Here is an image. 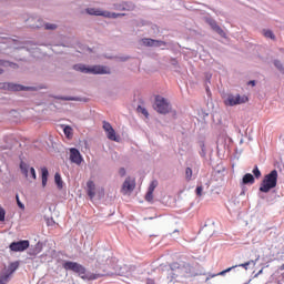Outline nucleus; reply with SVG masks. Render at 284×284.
Segmentation results:
<instances>
[{
  "label": "nucleus",
  "instance_id": "obj_1",
  "mask_svg": "<svg viewBox=\"0 0 284 284\" xmlns=\"http://www.w3.org/2000/svg\"><path fill=\"white\" fill-rule=\"evenodd\" d=\"M63 270L67 272H73L74 274H78L82 281H97L99 278H103L105 274L103 273H92L85 268L82 264H79V262H72V261H65L62 264Z\"/></svg>",
  "mask_w": 284,
  "mask_h": 284
},
{
  "label": "nucleus",
  "instance_id": "obj_2",
  "mask_svg": "<svg viewBox=\"0 0 284 284\" xmlns=\"http://www.w3.org/2000/svg\"><path fill=\"white\" fill-rule=\"evenodd\" d=\"M276 185H278V171L274 169L262 180L260 185V192L267 194V192L274 190Z\"/></svg>",
  "mask_w": 284,
  "mask_h": 284
},
{
  "label": "nucleus",
  "instance_id": "obj_3",
  "mask_svg": "<svg viewBox=\"0 0 284 284\" xmlns=\"http://www.w3.org/2000/svg\"><path fill=\"white\" fill-rule=\"evenodd\" d=\"M75 72H82V74H110V70L104 65H85L83 63H78L73 65Z\"/></svg>",
  "mask_w": 284,
  "mask_h": 284
},
{
  "label": "nucleus",
  "instance_id": "obj_4",
  "mask_svg": "<svg viewBox=\"0 0 284 284\" xmlns=\"http://www.w3.org/2000/svg\"><path fill=\"white\" fill-rule=\"evenodd\" d=\"M153 108L156 112H159V114H170V112H172V104H170L168 99L161 95L155 97Z\"/></svg>",
  "mask_w": 284,
  "mask_h": 284
},
{
  "label": "nucleus",
  "instance_id": "obj_5",
  "mask_svg": "<svg viewBox=\"0 0 284 284\" xmlns=\"http://www.w3.org/2000/svg\"><path fill=\"white\" fill-rule=\"evenodd\" d=\"M247 97H241V94H227L224 99V105L229 108H234V105H241L243 103H246Z\"/></svg>",
  "mask_w": 284,
  "mask_h": 284
},
{
  "label": "nucleus",
  "instance_id": "obj_6",
  "mask_svg": "<svg viewBox=\"0 0 284 284\" xmlns=\"http://www.w3.org/2000/svg\"><path fill=\"white\" fill-rule=\"evenodd\" d=\"M0 90H10L11 92H27L29 90H34L33 87H24L21 84H14L10 82H1Z\"/></svg>",
  "mask_w": 284,
  "mask_h": 284
},
{
  "label": "nucleus",
  "instance_id": "obj_7",
  "mask_svg": "<svg viewBox=\"0 0 284 284\" xmlns=\"http://www.w3.org/2000/svg\"><path fill=\"white\" fill-rule=\"evenodd\" d=\"M103 130L109 141H115V143H119V141H121V138L118 136L116 131H114V128H112V124H110V122L103 121Z\"/></svg>",
  "mask_w": 284,
  "mask_h": 284
},
{
  "label": "nucleus",
  "instance_id": "obj_8",
  "mask_svg": "<svg viewBox=\"0 0 284 284\" xmlns=\"http://www.w3.org/2000/svg\"><path fill=\"white\" fill-rule=\"evenodd\" d=\"M28 247H30V241L28 240H20L18 242H12L9 245V250H11V252H26Z\"/></svg>",
  "mask_w": 284,
  "mask_h": 284
},
{
  "label": "nucleus",
  "instance_id": "obj_9",
  "mask_svg": "<svg viewBox=\"0 0 284 284\" xmlns=\"http://www.w3.org/2000/svg\"><path fill=\"white\" fill-rule=\"evenodd\" d=\"M256 263H258V257L255 258V260H251L248 262H245L243 264L231 266V267L217 273L216 276H225V274H227L229 272H232V270H236V267H244V270H247V267H250V265L254 266V265H256Z\"/></svg>",
  "mask_w": 284,
  "mask_h": 284
},
{
  "label": "nucleus",
  "instance_id": "obj_10",
  "mask_svg": "<svg viewBox=\"0 0 284 284\" xmlns=\"http://www.w3.org/2000/svg\"><path fill=\"white\" fill-rule=\"evenodd\" d=\"M20 172L21 174H23V176H26V179H28V174L30 172V176L31 179H33L34 181H37V171L34 170V168H30V164L21 161L20 162Z\"/></svg>",
  "mask_w": 284,
  "mask_h": 284
},
{
  "label": "nucleus",
  "instance_id": "obj_11",
  "mask_svg": "<svg viewBox=\"0 0 284 284\" xmlns=\"http://www.w3.org/2000/svg\"><path fill=\"white\" fill-rule=\"evenodd\" d=\"M70 152V161L75 165H81L83 163V155H81V151L77 148L69 149Z\"/></svg>",
  "mask_w": 284,
  "mask_h": 284
},
{
  "label": "nucleus",
  "instance_id": "obj_12",
  "mask_svg": "<svg viewBox=\"0 0 284 284\" xmlns=\"http://www.w3.org/2000/svg\"><path fill=\"white\" fill-rule=\"evenodd\" d=\"M205 22L210 26V28L216 32L217 34H220V37H224L225 38V31H223L221 29V27L219 26V23H216V20L210 18V17H206L205 18Z\"/></svg>",
  "mask_w": 284,
  "mask_h": 284
},
{
  "label": "nucleus",
  "instance_id": "obj_13",
  "mask_svg": "<svg viewBox=\"0 0 284 284\" xmlns=\"http://www.w3.org/2000/svg\"><path fill=\"white\" fill-rule=\"evenodd\" d=\"M142 45H145L146 48H161V45H165V42L161 40H154L152 38H143Z\"/></svg>",
  "mask_w": 284,
  "mask_h": 284
},
{
  "label": "nucleus",
  "instance_id": "obj_14",
  "mask_svg": "<svg viewBox=\"0 0 284 284\" xmlns=\"http://www.w3.org/2000/svg\"><path fill=\"white\" fill-rule=\"evenodd\" d=\"M123 190H126V192H133L134 187H136V183L134 180H131L130 178H126L122 185Z\"/></svg>",
  "mask_w": 284,
  "mask_h": 284
},
{
  "label": "nucleus",
  "instance_id": "obj_15",
  "mask_svg": "<svg viewBox=\"0 0 284 284\" xmlns=\"http://www.w3.org/2000/svg\"><path fill=\"white\" fill-rule=\"evenodd\" d=\"M254 175L252 173H246L242 178V185H254Z\"/></svg>",
  "mask_w": 284,
  "mask_h": 284
},
{
  "label": "nucleus",
  "instance_id": "obj_16",
  "mask_svg": "<svg viewBox=\"0 0 284 284\" xmlns=\"http://www.w3.org/2000/svg\"><path fill=\"white\" fill-rule=\"evenodd\" d=\"M3 270L12 277V274L19 270V262H12L8 265V267H4Z\"/></svg>",
  "mask_w": 284,
  "mask_h": 284
},
{
  "label": "nucleus",
  "instance_id": "obj_17",
  "mask_svg": "<svg viewBox=\"0 0 284 284\" xmlns=\"http://www.w3.org/2000/svg\"><path fill=\"white\" fill-rule=\"evenodd\" d=\"M48 176H50V172L48 171V168L43 166L41 169L42 187L48 185Z\"/></svg>",
  "mask_w": 284,
  "mask_h": 284
},
{
  "label": "nucleus",
  "instance_id": "obj_18",
  "mask_svg": "<svg viewBox=\"0 0 284 284\" xmlns=\"http://www.w3.org/2000/svg\"><path fill=\"white\" fill-rule=\"evenodd\" d=\"M110 258V255H108L106 251H103L101 254L98 255V263L100 265H105Z\"/></svg>",
  "mask_w": 284,
  "mask_h": 284
},
{
  "label": "nucleus",
  "instance_id": "obj_19",
  "mask_svg": "<svg viewBox=\"0 0 284 284\" xmlns=\"http://www.w3.org/2000/svg\"><path fill=\"white\" fill-rule=\"evenodd\" d=\"M105 19H119V17H125L123 13L103 11V16Z\"/></svg>",
  "mask_w": 284,
  "mask_h": 284
},
{
  "label": "nucleus",
  "instance_id": "obj_20",
  "mask_svg": "<svg viewBox=\"0 0 284 284\" xmlns=\"http://www.w3.org/2000/svg\"><path fill=\"white\" fill-rule=\"evenodd\" d=\"M10 278H11V276L4 270H2L0 272V284L10 283Z\"/></svg>",
  "mask_w": 284,
  "mask_h": 284
},
{
  "label": "nucleus",
  "instance_id": "obj_21",
  "mask_svg": "<svg viewBox=\"0 0 284 284\" xmlns=\"http://www.w3.org/2000/svg\"><path fill=\"white\" fill-rule=\"evenodd\" d=\"M87 14H91L92 17H103V11L95 8H88Z\"/></svg>",
  "mask_w": 284,
  "mask_h": 284
},
{
  "label": "nucleus",
  "instance_id": "obj_22",
  "mask_svg": "<svg viewBox=\"0 0 284 284\" xmlns=\"http://www.w3.org/2000/svg\"><path fill=\"white\" fill-rule=\"evenodd\" d=\"M262 34L266 38V39H271L272 41L276 40V36L274 34L273 30L270 29H263Z\"/></svg>",
  "mask_w": 284,
  "mask_h": 284
},
{
  "label": "nucleus",
  "instance_id": "obj_23",
  "mask_svg": "<svg viewBox=\"0 0 284 284\" xmlns=\"http://www.w3.org/2000/svg\"><path fill=\"white\" fill-rule=\"evenodd\" d=\"M54 183L58 190H61L63 187V179L61 178V173L57 172L54 174Z\"/></svg>",
  "mask_w": 284,
  "mask_h": 284
},
{
  "label": "nucleus",
  "instance_id": "obj_24",
  "mask_svg": "<svg viewBox=\"0 0 284 284\" xmlns=\"http://www.w3.org/2000/svg\"><path fill=\"white\" fill-rule=\"evenodd\" d=\"M59 101H81V98L79 97H63V95H58L55 97Z\"/></svg>",
  "mask_w": 284,
  "mask_h": 284
},
{
  "label": "nucleus",
  "instance_id": "obj_25",
  "mask_svg": "<svg viewBox=\"0 0 284 284\" xmlns=\"http://www.w3.org/2000/svg\"><path fill=\"white\" fill-rule=\"evenodd\" d=\"M194 179V171L192 168L187 166L185 169V181H192Z\"/></svg>",
  "mask_w": 284,
  "mask_h": 284
},
{
  "label": "nucleus",
  "instance_id": "obj_26",
  "mask_svg": "<svg viewBox=\"0 0 284 284\" xmlns=\"http://www.w3.org/2000/svg\"><path fill=\"white\" fill-rule=\"evenodd\" d=\"M88 196H90V199H94V183L93 182H88Z\"/></svg>",
  "mask_w": 284,
  "mask_h": 284
},
{
  "label": "nucleus",
  "instance_id": "obj_27",
  "mask_svg": "<svg viewBox=\"0 0 284 284\" xmlns=\"http://www.w3.org/2000/svg\"><path fill=\"white\" fill-rule=\"evenodd\" d=\"M63 133H64V136H67V139H72V126L64 125Z\"/></svg>",
  "mask_w": 284,
  "mask_h": 284
},
{
  "label": "nucleus",
  "instance_id": "obj_28",
  "mask_svg": "<svg viewBox=\"0 0 284 284\" xmlns=\"http://www.w3.org/2000/svg\"><path fill=\"white\" fill-rule=\"evenodd\" d=\"M274 67L278 70V72H281L282 74H284V65L283 62H281L280 60H274L273 61Z\"/></svg>",
  "mask_w": 284,
  "mask_h": 284
},
{
  "label": "nucleus",
  "instance_id": "obj_29",
  "mask_svg": "<svg viewBox=\"0 0 284 284\" xmlns=\"http://www.w3.org/2000/svg\"><path fill=\"white\" fill-rule=\"evenodd\" d=\"M156 185H159V182H158L156 180H153V181L150 183L148 191H149V192H154V190H156Z\"/></svg>",
  "mask_w": 284,
  "mask_h": 284
},
{
  "label": "nucleus",
  "instance_id": "obj_30",
  "mask_svg": "<svg viewBox=\"0 0 284 284\" xmlns=\"http://www.w3.org/2000/svg\"><path fill=\"white\" fill-rule=\"evenodd\" d=\"M138 112H141L146 119L150 116V113H148V110L141 105L138 106Z\"/></svg>",
  "mask_w": 284,
  "mask_h": 284
},
{
  "label": "nucleus",
  "instance_id": "obj_31",
  "mask_svg": "<svg viewBox=\"0 0 284 284\" xmlns=\"http://www.w3.org/2000/svg\"><path fill=\"white\" fill-rule=\"evenodd\" d=\"M252 172H253V175L255 176V179H261V170L258 169L257 165L254 166Z\"/></svg>",
  "mask_w": 284,
  "mask_h": 284
},
{
  "label": "nucleus",
  "instance_id": "obj_32",
  "mask_svg": "<svg viewBox=\"0 0 284 284\" xmlns=\"http://www.w3.org/2000/svg\"><path fill=\"white\" fill-rule=\"evenodd\" d=\"M154 192L153 191H148L145 194V201H148L149 203L154 199Z\"/></svg>",
  "mask_w": 284,
  "mask_h": 284
},
{
  "label": "nucleus",
  "instance_id": "obj_33",
  "mask_svg": "<svg viewBox=\"0 0 284 284\" xmlns=\"http://www.w3.org/2000/svg\"><path fill=\"white\" fill-rule=\"evenodd\" d=\"M6 221V209L0 206V223H3Z\"/></svg>",
  "mask_w": 284,
  "mask_h": 284
},
{
  "label": "nucleus",
  "instance_id": "obj_34",
  "mask_svg": "<svg viewBox=\"0 0 284 284\" xmlns=\"http://www.w3.org/2000/svg\"><path fill=\"white\" fill-rule=\"evenodd\" d=\"M16 201H17V205H18V207H20V210H26V205L22 204L21 200L19 199V195H16Z\"/></svg>",
  "mask_w": 284,
  "mask_h": 284
},
{
  "label": "nucleus",
  "instance_id": "obj_35",
  "mask_svg": "<svg viewBox=\"0 0 284 284\" xmlns=\"http://www.w3.org/2000/svg\"><path fill=\"white\" fill-rule=\"evenodd\" d=\"M45 30H57V24L53 23H45L44 24Z\"/></svg>",
  "mask_w": 284,
  "mask_h": 284
},
{
  "label": "nucleus",
  "instance_id": "obj_36",
  "mask_svg": "<svg viewBox=\"0 0 284 284\" xmlns=\"http://www.w3.org/2000/svg\"><path fill=\"white\" fill-rule=\"evenodd\" d=\"M0 65L2 68H8V67L12 65V63L10 61H6V60L0 59Z\"/></svg>",
  "mask_w": 284,
  "mask_h": 284
},
{
  "label": "nucleus",
  "instance_id": "obj_37",
  "mask_svg": "<svg viewBox=\"0 0 284 284\" xmlns=\"http://www.w3.org/2000/svg\"><path fill=\"white\" fill-rule=\"evenodd\" d=\"M195 194L197 196H203V186H196Z\"/></svg>",
  "mask_w": 284,
  "mask_h": 284
},
{
  "label": "nucleus",
  "instance_id": "obj_38",
  "mask_svg": "<svg viewBox=\"0 0 284 284\" xmlns=\"http://www.w3.org/2000/svg\"><path fill=\"white\" fill-rule=\"evenodd\" d=\"M119 174H120V176H125V174H126L125 168H120Z\"/></svg>",
  "mask_w": 284,
  "mask_h": 284
},
{
  "label": "nucleus",
  "instance_id": "obj_39",
  "mask_svg": "<svg viewBox=\"0 0 284 284\" xmlns=\"http://www.w3.org/2000/svg\"><path fill=\"white\" fill-rule=\"evenodd\" d=\"M201 156H205V144H201Z\"/></svg>",
  "mask_w": 284,
  "mask_h": 284
},
{
  "label": "nucleus",
  "instance_id": "obj_40",
  "mask_svg": "<svg viewBox=\"0 0 284 284\" xmlns=\"http://www.w3.org/2000/svg\"><path fill=\"white\" fill-rule=\"evenodd\" d=\"M43 27V22L41 20H38V23L32 26V28H42Z\"/></svg>",
  "mask_w": 284,
  "mask_h": 284
},
{
  "label": "nucleus",
  "instance_id": "obj_41",
  "mask_svg": "<svg viewBox=\"0 0 284 284\" xmlns=\"http://www.w3.org/2000/svg\"><path fill=\"white\" fill-rule=\"evenodd\" d=\"M247 85H252L254 88V85H256V81L255 80H250L247 82Z\"/></svg>",
  "mask_w": 284,
  "mask_h": 284
},
{
  "label": "nucleus",
  "instance_id": "obj_42",
  "mask_svg": "<svg viewBox=\"0 0 284 284\" xmlns=\"http://www.w3.org/2000/svg\"><path fill=\"white\" fill-rule=\"evenodd\" d=\"M263 272V268L260 270L255 275H254V278H256L257 276H261V273Z\"/></svg>",
  "mask_w": 284,
  "mask_h": 284
},
{
  "label": "nucleus",
  "instance_id": "obj_43",
  "mask_svg": "<svg viewBox=\"0 0 284 284\" xmlns=\"http://www.w3.org/2000/svg\"><path fill=\"white\" fill-rule=\"evenodd\" d=\"M39 251H33L31 254L37 255Z\"/></svg>",
  "mask_w": 284,
  "mask_h": 284
},
{
  "label": "nucleus",
  "instance_id": "obj_44",
  "mask_svg": "<svg viewBox=\"0 0 284 284\" xmlns=\"http://www.w3.org/2000/svg\"><path fill=\"white\" fill-rule=\"evenodd\" d=\"M176 63H178L176 60H173L172 65H176Z\"/></svg>",
  "mask_w": 284,
  "mask_h": 284
},
{
  "label": "nucleus",
  "instance_id": "obj_45",
  "mask_svg": "<svg viewBox=\"0 0 284 284\" xmlns=\"http://www.w3.org/2000/svg\"><path fill=\"white\" fill-rule=\"evenodd\" d=\"M0 74H3V69L0 68Z\"/></svg>",
  "mask_w": 284,
  "mask_h": 284
},
{
  "label": "nucleus",
  "instance_id": "obj_46",
  "mask_svg": "<svg viewBox=\"0 0 284 284\" xmlns=\"http://www.w3.org/2000/svg\"><path fill=\"white\" fill-rule=\"evenodd\" d=\"M125 276H130V272H126V273H125Z\"/></svg>",
  "mask_w": 284,
  "mask_h": 284
},
{
  "label": "nucleus",
  "instance_id": "obj_47",
  "mask_svg": "<svg viewBox=\"0 0 284 284\" xmlns=\"http://www.w3.org/2000/svg\"><path fill=\"white\" fill-rule=\"evenodd\" d=\"M206 92H210V87L206 88Z\"/></svg>",
  "mask_w": 284,
  "mask_h": 284
},
{
  "label": "nucleus",
  "instance_id": "obj_48",
  "mask_svg": "<svg viewBox=\"0 0 284 284\" xmlns=\"http://www.w3.org/2000/svg\"><path fill=\"white\" fill-rule=\"evenodd\" d=\"M281 270H284V264L281 266Z\"/></svg>",
  "mask_w": 284,
  "mask_h": 284
},
{
  "label": "nucleus",
  "instance_id": "obj_49",
  "mask_svg": "<svg viewBox=\"0 0 284 284\" xmlns=\"http://www.w3.org/2000/svg\"><path fill=\"white\" fill-rule=\"evenodd\" d=\"M252 280H250L248 282H246L245 284H248Z\"/></svg>",
  "mask_w": 284,
  "mask_h": 284
}]
</instances>
